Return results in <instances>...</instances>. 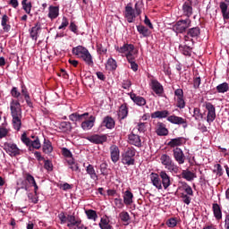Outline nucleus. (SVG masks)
Masks as SVG:
<instances>
[{
  "label": "nucleus",
  "mask_w": 229,
  "mask_h": 229,
  "mask_svg": "<svg viewBox=\"0 0 229 229\" xmlns=\"http://www.w3.org/2000/svg\"><path fill=\"white\" fill-rule=\"evenodd\" d=\"M22 8L26 12V13H31V2H28V0L21 1Z\"/></svg>",
  "instance_id": "obj_51"
},
{
  "label": "nucleus",
  "mask_w": 229,
  "mask_h": 229,
  "mask_svg": "<svg viewBox=\"0 0 229 229\" xmlns=\"http://www.w3.org/2000/svg\"><path fill=\"white\" fill-rule=\"evenodd\" d=\"M166 117H169V111L167 110L156 111L151 114L152 119H165Z\"/></svg>",
  "instance_id": "obj_30"
},
{
  "label": "nucleus",
  "mask_w": 229,
  "mask_h": 229,
  "mask_svg": "<svg viewBox=\"0 0 229 229\" xmlns=\"http://www.w3.org/2000/svg\"><path fill=\"white\" fill-rule=\"evenodd\" d=\"M159 178H161V185L165 189V191H167L169 187H171V176L167 174V172L161 171L159 172Z\"/></svg>",
  "instance_id": "obj_14"
},
{
  "label": "nucleus",
  "mask_w": 229,
  "mask_h": 229,
  "mask_svg": "<svg viewBox=\"0 0 229 229\" xmlns=\"http://www.w3.org/2000/svg\"><path fill=\"white\" fill-rule=\"evenodd\" d=\"M25 179L27 180V183L30 185H32L34 187V192L37 194V191H38V186L37 185V182H35V177L30 174H25Z\"/></svg>",
  "instance_id": "obj_35"
},
{
  "label": "nucleus",
  "mask_w": 229,
  "mask_h": 229,
  "mask_svg": "<svg viewBox=\"0 0 229 229\" xmlns=\"http://www.w3.org/2000/svg\"><path fill=\"white\" fill-rule=\"evenodd\" d=\"M69 169H72V171H79L80 166H78V164L74 163L73 159H70L67 161Z\"/></svg>",
  "instance_id": "obj_54"
},
{
  "label": "nucleus",
  "mask_w": 229,
  "mask_h": 229,
  "mask_svg": "<svg viewBox=\"0 0 229 229\" xmlns=\"http://www.w3.org/2000/svg\"><path fill=\"white\" fill-rule=\"evenodd\" d=\"M182 201L185 203V205H191V195H187L185 193H181Z\"/></svg>",
  "instance_id": "obj_55"
},
{
  "label": "nucleus",
  "mask_w": 229,
  "mask_h": 229,
  "mask_svg": "<svg viewBox=\"0 0 229 229\" xmlns=\"http://www.w3.org/2000/svg\"><path fill=\"white\" fill-rule=\"evenodd\" d=\"M135 130H133V131L129 134V142L132 145V146H136V148H140V146H142V142L140 141V136L135 134Z\"/></svg>",
  "instance_id": "obj_21"
},
{
  "label": "nucleus",
  "mask_w": 229,
  "mask_h": 229,
  "mask_svg": "<svg viewBox=\"0 0 229 229\" xmlns=\"http://www.w3.org/2000/svg\"><path fill=\"white\" fill-rule=\"evenodd\" d=\"M192 46H194V40L191 39V41H184V45H181L179 49L185 56H191L192 53Z\"/></svg>",
  "instance_id": "obj_12"
},
{
  "label": "nucleus",
  "mask_w": 229,
  "mask_h": 229,
  "mask_svg": "<svg viewBox=\"0 0 229 229\" xmlns=\"http://www.w3.org/2000/svg\"><path fill=\"white\" fill-rule=\"evenodd\" d=\"M150 87L157 96H162V94H164V86H162L157 80L153 79L150 81Z\"/></svg>",
  "instance_id": "obj_18"
},
{
  "label": "nucleus",
  "mask_w": 229,
  "mask_h": 229,
  "mask_svg": "<svg viewBox=\"0 0 229 229\" xmlns=\"http://www.w3.org/2000/svg\"><path fill=\"white\" fill-rule=\"evenodd\" d=\"M160 162L162 165H165V169H167L170 173H178V165L174 164L173 158L167 154H163L160 157Z\"/></svg>",
  "instance_id": "obj_5"
},
{
  "label": "nucleus",
  "mask_w": 229,
  "mask_h": 229,
  "mask_svg": "<svg viewBox=\"0 0 229 229\" xmlns=\"http://www.w3.org/2000/svg\"><path fill=\"white\" fill-rule=\"evenodd\" d=\"M58 217L61 221V225H65V223H67V225H69V215L65 216V214L60 213L58 215Z\"/></svg>",
  "instance_id": "obj_56"
},
{
  "label": "nucleus",
  "mask_w": 229,
  "mask_h": 229,
  "mask_svg": "<svg viewBox=\"0 0 229 229\" xmlns=\"http://www.w3.org/2000/svg\"><path fill=\"white\" fill-rule=\"evenodd\" d=\"M42 30V27L40 26V23H37L34 27H32L30 30V35L32 40H35L37 42L38 38V31Z\"/></svg>",
  "instance_id": "obj_29"
},
{
  "label": "nucleus",
  "mask_w": 229,
  "mask_h": 229,
  "mask_svg": "<svg viewBox=\"0 0 229 229\" xmlns=\"http://www.w3.org/2000/svg\"><path fill=\"white\" fill-rule=\"evenodd\" d=\"M219 6H220V10L222 12V15L224 19L227 21L228 20V4H226V3L225 2H221Z\"/></svg>",
  "instance_id": "obj_44"
},
{
  "label": "nucleus",
  "mask_w": 229,
  "mask_h": 229,
  "mask_svg": "<svg viewBox=\"0 0 229 229\" xmlns=\"http://www.w3.org/2000/svg\"><path fill=\"white\" fill-rule=\"evenodd\" d=\"M115 50L117 53L123 55V56H125L127 60L137 55V53H135V46L131 44H123L122 47H115Z\"/></svg>",
  "instance_id": "obj_4"
},
{
  "label": "nucleus",
  "mask_w": 229,
  "mask_h": 229,
  "mask_svg": "<svg viewBox=\"0 0 229 229\" xmlns=\"http://www.w3.org/2000/svg\"><path fill=\"white\" fill-rule=\"evenodd\" d=\"M10 18L8 17V15L4 14L1 20V26L3 27V30L4 31V33H10V30H12V25L8 24Z\"/></svg>",
  "instance_id": "obj_26"
},
{
  "label": "nucleus",
  "mask_w": 229,
  "mask_h": 229,
  "mask_svg": "<svg viewBox=\"0 0 229 229\" xmlns=\"http://www.w3.org/2000/svg\"><path fill=\"white\" fill-rule=\"evenodd\" d=\"M212 210L215 219L216 221H221L223 219V211H221V207L217 203H214L212 206Z\"/></svg>",
  "instance_id": "obj_28"
},
{
  "label": "nucleus",
  "mask_w": 229,
  "mask_h": 229,
  "mask_svg": "<svg viewBox=\"0 0 229 229\" xmlns=\"http://www.w3.org/2000/svg\"><path fill=\"white\" fill-rule=\"evenodd\" d=\"M129 96L131 101L138 106H144L146 105V98L144 97L137 96L135 93H129Z\"/></svg>",
  "instance_id": "obj_23"
},
{
  "label": "nucleus",
  "mask_w": 229,
  "mask_h": 229,
  "mask_svg": "<svg viewBox=\"0 0 229 229\" xmlns=\"http://www.w3.org/2000/svg\"><path fill=\"white\" fill-rule=\"evenodd\" d=\"M186 140L183 137H178V138H174L170 140V141L167 143V146H169V148H178L180 146H183V144H185Z\"/></svg>",
  "instance_id": "obj_22"
},
{
  "label": "nucleus",
  "mask_w": 229,
  "mask_h": 229,
  "mask_svg": "<svg viewBox=\"0 0 229 229\" xmlns=\"http://www.w3.org/2000/svg\"><path fill=\"white\" fill-rule=\"evenodd\" d=\"M137 130L140 133H144L146 131V123H139L137 125Z\"/></svg>",
  "instance_id": "obj_63"
},
{
  "label": "nucleus",
  "mask_w": 229,
  "mask_h": 229,
  "mask_svg": "<svg viewBox=\"0 0 229 229\" xmlns=\"http://www.w3.org/2000/svg\"><path fill=\"white\" fill-rule=\"evenodd\" d=\"M67 226L69 229H83L85 225L81 224V219L76 218L72 215H68V224Z\"/></svg>",
  "instance_id": "obj_10"
},
{
  "label": "nucleus",
  "mask_w": 229,
  "mask_h": 229,
  "mask_svg": "<svg viewBox=\"0 0 229 229\" xmlns=\"http://www.w3.org/2000/svg\"><path fill=\"white\" fill-rule=\"evenodd\" d=\"M59 130H61V131H64V133H67L68 131H71V130H72V126L69 122H62L59 124Z\"/></svg>",
  "instance_id": "obj_41"
},
{
  "label": "nucleus",
  "mask_w": 229,
  "mask_h": 229,
  "mask_svg": "<svg viewBox=\"0 0 229 229\" xmlns=\"http://www.w3.org/2000/svg\"><path fill=\"white\" fill-rule=\"evenodd\" d=\"M203 106H205L206 110L208 111L207 123L209 124L214 123V121H216V106H214V105H212L210 102H205Z\"/></svg>",
  "instance_id": "obj_9"
},
{
  "label": "nucleus",
  "mask_w": 229,
  "mask_h": 229,
  "mask_svg": "<svg viewBox=\"0 0 229 229\" xmlns=\"http://www.w3.org/2000/svg\"><path fill=\"white\" fill-rule=\"evenodd\" d=\"M182 191H184V192H186L187 196H194V191H192V188L189 184L184 183L182 186Z\"/></svg>",
  "instance_id": "obj_52"
},
{
  "label": "nucleus",
  "mask_w": 229,
  "mask_h": 229,
  "mask_svg": "<svg viewBox=\"0 0 229 229\" xmlns=\"http://www.w3.org/2000/svg\"><path fill=\"white\" fill-rule=\"evenodd\" d=\"M137 30L139 31L140 35H142V37H149V35L151 34L149 30L142 25H138Z\"/></svg>",
  "instance_id": "obj_42"
},
{
  "label": "nucleus",
  "mask_w": 229,
  "mask_h": 229,
  "mask_svg": "<svg viewBox=\"0 0 229 229\" xmlns=\"http://www.w3.org/2000/svg\"><path fill=\"white\" fill-rule=\"evenodd\" d=\"M166 121L168 123H171L172 124H187V120L185 118L172 114L166 118Z\"/></svg>",
  "instance_id": "obj_24"
},
{
  "label": "nucleus",
  "mask_w": 229,
  "mask_h": 229,
  "mask_svg": "<svg viewBox=\"0 0 229 229\" xmlns=\"http://www.w3.org/2000/svg\"><path fill=\"white\" fill-rule=\"evenodd\" d=\"M216 90L219 94H225V92L229 91V85L227 82H223L216 86Z\"/></svg>",
  "instance_id": "obj_43"
},
{
  "label": "nucleus",
  "mask_w": 229,
  "mask_h": 229,
  "mask_svg": "<svg viewBox=\"0 0 229 229\" xmlns=\"http://www.w3.org/2000/svg\"><path fill=\"white\" fill-rule=\"evenodd\" d=\"M86 173L87 174H89L91 180H94L95 182H98V180H99L98 173H96V169L94 168V165H92L91 164H89L86 166Z\"/></svg>",
  "instance_id": "obj_27"
},
{
  "label": "nucleus",
  "mask_w": 229,
  "mask_h": 229,
  "mask_svg": "<svg viewBox=\"0 0 229 229\" xmlns=\"http://www.w3.org/2000/svg\"><path fill=\"white\" fill-rule=\"evenodd\" d=\"M176 106L177 108H185V99H183V97L176 98Z\"/></svg>",
  "instance_id": "obj_57"
},
{
  "label": "nucleus",
  "mask_w": 229,
  "mask_h": 229,
  "mask_svg": "<svg viewBox=\"0 0 229 229\" xmlns=\"http://www.w3.org/2000/svg\"><path fill=\"white\" fill-rule=\"evenodd\" d=\"M214 173H216L217 176H223V166L219 164L215 165Z\"/></svg>",
  "instance_id": "obj_59"
},
{
  "label": "nucleus",
  "mask_w": 229,
  "mask_h": 229,
  "mask_svg": "<svg viewBox=\"0 0 229 229\" xmlns=\"http://www.w3.org/2000/svg\"><path fill=\"white\" fill-rule=\"evenodd\" d=\"M85 214L90 221H98V213L92 209H88Z\"/></svg>",
  "instance_id": "obj_46"
},
{
  "label": "nucleus",
  "mask_w": 229,
  "mask_h": 229,
  "mask_svg": "<svg viewBox=\"0 0 229 229\" xmlns=\"http://www.w3.org/2000/svg\"><path fill=\"white\" fill-rule=\"evenodd\" d=\"M173 155L175 162H177L179 165L185 164V154H183V150H182V148H174Z\"/></svg>",
  "instance_id": "obj_13"
},
{
  "label": "nucleus",
  "mask_w": 229,
  "mask_h": 229,
  "mask_svg": "<svg viewBox=\"0 0 229 229\" xmlns=\"http://www.w3.org/2000/svg\"><path fill=\"white\" fill-rule=\"evenodd\" d=\"M156 133L160 137H164L169 134V131L167 130V128H165V125L164 123H160L157 124Z\"/></svg>",
  "instance_id": "obj_34"
},
{
  "label": "nucleus",
  "mask_w": 229,
  "mask_h": 229,
  "mask_svg": "<svg viewBox=\"0 0 229 229\" xmlns=\"http://www.w3.org/2000/svg\"><path fill=\"white\" fill-rule=\"evenodd\" d=\"M60 15V7L55 5H49L47 17L50 21H55V19H58Z\"/></svg>",
  "instance_id": "obj_19"
},
{
  "label": "nucleus",
  "mask_w": 229,
  "mask_h": 229,
  "mask_svg": "<svg viewBox=\"0 0 229 229\" xmlns=\"http://www.w3.org/2000/svg\"><path fill=\"white\" fill-rule=\"evenodd\" d=\"M123 203L124 205L130 206L133 203V193L130 191H125L123 193Z\"/></svg>",
  "instance_id": "obj_32"
},
{
  "label": "nucleus",
  "mask_w": 229,
  "mask_h": 229,
  "mask_svg": "<svg viewBox=\"0 0 229 229\" xmlns=\"http://www.w3.org/2000/svg\"><path fill=\"white\" fill-rule=\"evenodd\" d=\"M110 150V155H111V160L114 162V164L119 162V157L121 155V152L119 150V147L116 145H112L109 148Z\"/></svg>",
  "instance_id": "obj_20"
},
{
  "label": "nucleus",
  "mask_w": 229,
  "mask_h": 229,
  "mask_svg": "<svg viewBox=\"0 0 229 229\" xmlns=\"http://www.w3.org/2000/svg\"><path fill=\"white\" fill-rule=\"evenodd\" d=\"M103 124L108 130H112V128L115 127V121H114V118H112L110 116H106L104 118Z\"/></svg>",
  "instance_id": "obj_37"
},
{
  "label": "nucleus",
  "mask_w": 229,
  "mask_h": 229,
  "mask_svg": "<svg viewBox=\"0 0 229 229\" xmlns=\"http://www.w3.org/2000/svg\"><path fill=\"white\" fill-rule=\"evenodd\" d=\"M135 149L131 148H128L122 154V163L124 165H133L135 164Z\"/></svg>",
  "instance_id": "obj_6"
},
{
  "label": "nucleus",
  "mask_w": 229,
  "mask_h": 229,
  "mask_svg": "<svg viewBox=\"0 0 229 229\" xmlns=\"http://www.w3.org/2000/svg\"><path fill=\"white\" fill-rule=\"evenodd\" d=\"M106 67L107 71H115L117 69V61L114 58H109L106 62Z\"/></svg>",
  "instance_id": "obj_40"
},
{
  "label": "nucleus",
  "mask_w": 229,
  "mask_h": 229,
  "mask_svg": "<svg viewBox=\"0 0 229 229\" xmlns=\"http://www.w3.org/2000/svg\"><path fill=\"white\" fill-rule=\"evenodd\" d=\"M8 129L6 128V125L2 124L0 125V139H4L6 135H8Z\"/></svg>",
  "instance_id": "obj_53"
},
{
  "label": "nucleus",
  "mask_w": 229,
  "mask_h": 229,
  "mask_svg": "<svg viewBox=\"0 0 229 229\" xmlns=\"http://www.w3.org/2000/svg\"><path fill=\"white\" fill-rule=\"evenodd\" d=\"M191 21L189 18L185 20H181L174 25L173 30L174 31H175V33H184V31H186L188 28H191Z\"/></svg>",
  "instance_id": "obj_8"
},
{
  "label": "nucleus",
  "mask_w": 229,
  "mask_h": 229,
  "mask_svg": "<svg viewBox=\"0 0 229 229\" xmlns=\"http://www.w3.org/2000/svg\"><path fill=\"white\" fill-rule=\"evenodd\" d=\"M149 179L154 187L157 189V191H162L163 186H162V181L160 180V174L157 173H151L149 174Z\"/></svg>",
  "instance_id": "obj_17"
},
{
  "label": "nucleus",
  "mask_w": 229,
  "mask_h": 229,
  "mask_svg": "<svg viewBox=\"0 0 229 229\" xmlns=\"http://www.w3.org/2000/svg\"><path fill=\"white\" fill-rule=\"evenodd\" d=\"M182 176L184 178V180H187V182H192V180L197 178V175L189 170L182 171Z\"/></svg>",
  "instance_id": "obj_39"
},
{
  "label": "nucleus",
  "mask_w": 229,
  "mask_h": 229,
  "mask_svg": "<svg viewBox=\"0 0 229 229\" xmlns=\"http://www.w3.org/2000/svg\"><path fill=\"white\" fill-rule=\"evenodd\" d=\"M13 128L20 131L22 126V107L19 100L12 99L10 102Z\"/></svg>",
  "instance_id": "obj_1"
},
{
  "label": "nucleus",
  "mask_w": 229,
  "mask_h": 229,
  "mask_svg": "<svg viewBox=\"0 0 229 229\" xmlns=\"http://www.w3.org/2000/svg\"><path fill=\"white\" fill-rule=\"evenodd\" d=\"M192 117H194L195 121H201L203 119V114H201V110L198 107H194Z\"/></svg>",
  "instance_id": "obj_48"
},
{
  "label": "nucleus",
  "mask_w": 229,
  "mask_h": 229,
  "mask_svg": "<svg viewBox=\"0 0 229 229\" xmlns=\"http://www.w3.org/2000/svg\"><path fill=\"white\" fill-rule=\"evenodd\" d=\"M72 55H74L77 58H81L87 65L92 67L94 65V60L92 59V55L89 52V49L84 47L83 46H78L72 48Z\"/></svg>",
  "instance_id": "obj_3"
},
{
  "label": "nucleus",
  "mask_w": 229,
  "mask_h": 229,
  "mask_svg": "<svg viewBox=\"0 0 229 229\" xmlns=\"http://www.w3.org/2000/svg\"><path fill=\"white\" fill-rule=\"evenodd\" d=\"M11 95L13 98H15L16 99H19V98H21V92L15 87L12 89Z\"/></svg>",
  "instance_id": "obj_62"
},
{
  "label": "nucleus",
  "mask_w": 229,
  "mask_h": 229,
  "mask_svg": "<svg viewBox=\"0 0 229 229\" xmlns=\"http://www.w3.org/2000/svg\"><path fill=\"white\" fill-rule=\"evenodd\" d=\"M17 185L20 187V189H24L25 191L30 189V184L28 183L26 177L24 179H20L17 182Z\"/></svg>",
  "instance_id": "obj_50"
},
{
  "label": "nucleus",
  "mask_w": 229,
  "mask_h": 229,
  "mask_svg": "<svg viewBox=\"0 0 229 229\" xmlns=\"http://www.w3.org/2000/svg\"><path fill=\"white\" fill-rule=\"evenodd\" d=\"M201 35V30L199 27H193L188 30L187 35L184 36V41L191 42L192 38H199Z\"/></svg>",
  "instance_id": "obj_11"
},
{
  "label": "nucleus",
  "mask_w": 229,
  "mask_h": 229,
  "mask_svg": "<svg viewBox=\"0 0 229 229\" xmlns=\"http://www.w3.org/2000/svg\"><path fill=\"white\" fill-rule=\"evenodd\" d=\"M166 225L169 228H174L178 225V222L175 220V218H170L166 221Z\"/></svg>",
  "instance_id": "obj_61"
},
{
  "label": "nucleus",
  "mask_w": 229,
  "mask_h": 229,
  "mask_svg": "<svg viewBox=\"0 0 229 229\" xmlns=\"http://www.w3.org/2000/svg\"><path fill=\"white\" fill-rule=\"evenodd\" d=\"M120 219L123 221V223H125V225H130V214L126 211H123L120 213Z\"/></svg>",
  "instance_id": "obj_49"
},
{
  "label": "nucleus",
  "mask_w": 229,
  "mask_h": 229,
  "mask_svg": "<svg viewBox=\"0 0 229 229\" xmlns=\"http://www.w3.org/2000/svg\"><path fill=\"white\" fill-rule=\"evenodd\" d=\"M42 150H43V153H46V155H49L53 153V144L49 140H47V139L44 140Z\"/></svg>",
  "instance_id": "obj_31"
},
{
  "label": "nucleus",
  "mask_w": 229,
  "mask_h": 229,
  "mask_svg": "<svg viewBox=\"0 0 229 229\" xmlns=\"http://www.w3.org/2000/svg\"><path fill=\"white\" fill-rule=\"evenodd\" d=\"M5 151L10 155V157H17L22 153V150L17 148V144L15 143H8L6 145Z\"/></svg>",
  "instance_id": "obj_16"
},
{
  "label": "nucleus",
  "mask_w": 229,
  "mask_h": 229,
  "mask_svg": "<svg viewBox=\"0 0 229 229\" xmlns=\"http://www.w3.org/2000/svg\"><path fill=\"white\" fill-rule=\"evenodd\" d=\"M44 167L47 169V171H53V163H51L49 160H45Z\"/></svg>",
  "instance_id": "obj_64"
},
{
  "label": "nucleus",
  "mask_w": 229,
  "mask_h": 229,
  "mask_svg": "<svg viewBox=\"0 0 229 229\" xmlns=\"http://www.w3.org/2000/svg\"><path fill=\"white\" fill-rule=\"evenodd\" d=\"M135 58H137L136 55H134L132 57H129V59H127V61L130 63L131 71H133L134 72H137V71H139V64H137V63H135Z\"/></svg>",
  "instance_id": "obj_47"
},
{
  "label": "nucleus",
  "mask_w": 229,
  "mask_h": 229,
  "mask_svg": "<svg viewBox=\"0 0 229 229\" xmlns=\"http://www.w3.org/2000/svg\"><path fill=\"white\" fill-rule=\"evenodd\" d=\"M98 226L101 229H112V225H110V220H108V218H101Z\"/></svg>",
  "instance_id": "obj_45"
},
{
  "label": "nucleus",
  "mask_w": 229,
  "mask_h": 229,
  "mask_svg": "<svg viewBox=\"0 0 229 229\" xmlns=\"http://www.w3.org/2000/svg\"><path fill=\"white\" fill-rule=\"evenodd\" d=\"M94 123H96V117L91 115L89 120H85L81 123L82 130L85 131L92 130V128H94Z\"/></svg>",
  "instance_id": "obj_25"
},
{
  "label": "nucleus",
  "mask_w": 229,
  "mask_h": 229,
  "mask_svg": "<svg viewBox=\"0 0 229 229\" xmlns=\"http://www.w3.org/2000/svg\"><path fill=\"white\" fill-rule=\"evenodd\" d=\"M117 115L120 121L126 119V117H128V106H126V105H122L118 110Z\"/></svg>",
  "instance_id": "obj_33"
},
{
  "label": "nucleus",
  "mask_w": 229,
  "mask_h": 229,
  "mask_svg": "<svg viewBox=\"0 0 229 229\" xmlns=\"http://www.w3.org/2000/svg\"><path fill=\"white\" fill-rule=\"evenodd\" d=\"M21 140L23 142V144H25V146H28V148H33L34 149H40V148H42L40 139L36 138V140H31L30 138H28L26 132L21 134Z\"/></svg>",
  "instance_id": "obj_7"
},
{
  "label": "nucleus",
  "mask_w": 229,
  "mask_h": 229,
  "mask_svg": "<svg viewBox=\"0 0 229 229\" xmlns=\"http://www.w3.org/2000/svg\"><path fill=\"white\" fill-rule=\"evenodd\" d=\"M107 137L105 134H94L91 136L86 137V140L92 142L93 144H103V142H106Z\"/></svg>",
  "instance_id": "obj_15"
},
{
  "label": "nucleus",
  "mask_w": 229,
  "mask_h": 229,
  "mask_svg": "<svg viewBox=\"0 0 229 229\" xmlns=\"http://www.w3.org/2000/svg\"><path fill=\"white\" fill-rule=\"evenodd\" d=\"M144 6V4H142V1H138L135 3L134 9L131 6V4H128L127 6H125V12H124V17L128 22H135V19L142 13V7Z\"/></svg>",
  "instance_id": "obj_2"
},
{
  "label": "nucleus",
  "mask_w": 229,
  "mask_h": 229,
  "mask_svg": "<svg viewBox=\"0 0 229 229\" xmlns=\"http://www.w3.org/2000/svg\"><path fill=\"white\" fill-rule=\"evenodd\" d=\"M182 12L183 15H185L189 19V17L192 15V4L189 2H185L182 5Z\"/></svg>",
  "instance_id": "obj_36"
},
{
  "label": "nucleus",
  "mask_w": 229,
  "mask_h": 229,
  "mask_svg": "<svg viewBox=\"0 0 229 229\" xmlns=\"http://www.w3.org/2000/svg\"><path fill=\"white\" fill-rule=\"evenodd\" d=\"M69 26V20L67 17H63V21L61 25L58 27V30H65Z\"/></svg>",
  "instance_id": "obj_60"
},
{
  "label": "nucleus",
  "mask_w": 229,
  "mask_h": 229,
  "mask_svg": "<svg viewBox=\"0 0 229 229\" xmlns=\"http://www.w3.org/2000/svg\"><path fill=\"white\" fill-rule=\"evenodd\" d=\"M88 115H89V113H84L82 114L74 113L69 115V119L73 123H77V121H83V117H87Z\"/></svg>",
  "instance_id": "obj_38"
},
{
  "label": "nucleus",
  "mask_w": 229,
  "mask_h": 229,
  "mask_svg": "<svg viewBox=\"0 0 229 229\" xmlns=\"http://www.w3.org/2000/svg\"><path fill=\"white\" fill-rule=\"evenodd\" d=\"M114 206L116 208H124V202H123V199H114Z\"/></svg>",
  "instance_id": "obj_58"
}]
</instances>
